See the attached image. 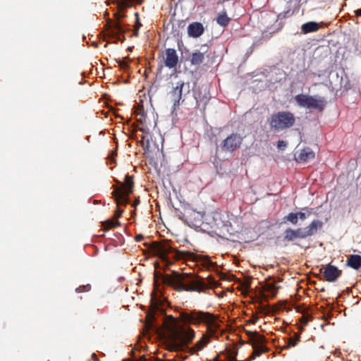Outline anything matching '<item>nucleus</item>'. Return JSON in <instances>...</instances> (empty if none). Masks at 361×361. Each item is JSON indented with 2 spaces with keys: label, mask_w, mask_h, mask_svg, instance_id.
Segmentation results:
<instances>
[{
  "label": "nucleus",
  "mask_w": 361,
  "mask_h": 361,
  "mask_svg": "<svg viewBox=\"0 0 361 361\" xmlns=\"http://www.w3.org/2000/svg\"><path fill=\"white\" fill-rule=\"evenodd\" d=\"M166 300L157 287L151 294L150 307L147 313V319L150 329L157 334L169 332L166 336V348L170 351L178 352L188 350L191 353L201 350L209 343L207 336H203L195 345L189 348L195 338V331L190 327L178 329V323L176 319L167 315L164 310Z\"/></svg>",
  "instance_id": "obj_1"
},
{
  "label": "nucleus",
  "mask_w": 361,
  "mask_h": 361,
  "mask_svg": "<svg viewBox=\"0 0 361 361\" xmlns=\"http://www.w3.org/2000/svg\"><path fill=\"white\" fill-rule=\"evenodd\" d=\"M158 255L166 265L172 264L176 260L185 259L197 262L200 266L208 270H212L217 266L207 257L189 251L178 250L171 247L169 243H164L158 247Z\"/></svg>",
  "instance_id": "obj_2"
},
{
  "label": "nucleus",
  "mask_w": 361,
  "mask_h": 361,
  "mask_svg": "<svg viewBox=\"0 0 361 361\" xmlns=\"http://www.w3.org/2000/svg\"><path fill=\"white\" fill-rule=\"evenodd\" d=\"M181 320L185 324H199L204 323L207 327L209 336H216V333L220 330V325L216 317L207 312L200 310H192L190 312H182L180 314Z\"/></svg>",
  "instance_id": "obj_3"
},
{
  "label": "nucleus",
  "mask_w": 361,
  "mask_h": 361,
  "mask_svg": "<svg viewBox=\"0 0 361 361\" xmlns=\"http://www.w3.org/2000/svg\"><path fill=\"white\" fill-rule=\"evenodd\" d=\"M166 282L177 290L201 292L207 288L204 279L199 276H177L175 278H167Z\"/></svg>",
  "instance_id": "obj_4"
},
{
  "label": "nucleus",
  "mask_w": 361,
  "mask_h": 361,
  "mask_svg": "<svg viewBox=\"0 0 361 361\" xmlns=\"http://www.w3.org/2000/svg\"><path fill=\"white\" fill-rule=\"evenodd\" d=\"M172 89L168 93L169 99L173 103V111L176 109L186 99L190 93L191 87L189 82H185L178 80L176 82H172Z\"/></svg>",
  "instance_id": "obj_5"
},
{
  "label": "nucleus",
  "mask_w": 361,
  "mask_h": 361,
  "mask_svg": "<svg viewBox=\"0 0 361 361\" xmlns=\"http://www.w3.org/2000/svg\"><path fill=\"white\" fill-rule=\"evenodd\" d=\"M322 226V222L319 220L313 221L309 226L304 228L293 230L287 228L284 232V239L288 241H293L297 238H305L315 234L318 229Z\"/></svg>",
  "instance_id": "obj_6"
},
{
  "label": "nucleus",
  "mask_w": 361,
  "mask_h": 361,
  "mask_svg": "<svg viewBox=\"0 0 361 361\" xmlns=\"http://www.w3.org/2000/svg\"><path fill=\"white\" fill-rule=\"evenodd\" d=\"M295 100L300 107L319 111H323L326 105L325 98L319 95L310 96L300 94L295 97Z\"/></svg>",
  "instance_id": "obj_7"
},
{
  "label": "nucleus",
  "mask_w": 361,
  "mask_h": 361,
  "mask_svg": "<svg viewBox=\"0 0 361 361\" xmlns=\"http://www.w3.org/2000/svg\"><path fill=\"white\" fill-rule=\"evenodd\" d=\"M214 220L213 224V229L216 231H219L220 234L226 235V234L232 235L235 232H238V229H235L232 225L231 220L235 219L232 216L231 219L226 214L221 212H214Z\"/></svg>",
  "instance_id": "obj_8"
},
{
  "label": "nucleus",
  "mask_w": 361,
  "mask_h": 361,
  "mask_svg": "<svg viewBox=\"0 0 361 361\" xmlns=\"http://www.w3.org/2000/svg\"><path fill=\"white\" fill-rule=\"evenodd\" d=\"M295 123V116L290 111H279L271 117V128L276 131L290 128Z\"/></svg>",
  "instance_id": "obj_9"
},
{
  "label": "nucleus",
  "mask_w": 361,
  "mask_h": 361,
  "mask_svg": "<svg viewBox=\"0 0 361 361\" xmlns=\"http://www.w3.org/2000/svg\"><path fill=\"white\" fill-rule=\"evenodd\" d=\"M180 219L191 228H201L202 229L203 226H204V217L202 212H197L191 208H185Z\"/></svg>",
  "instance_id": "obj_10"
},
{
  "label": "nucleus",
  "mask_w": 361,
  "mask_h": 361,
  "mask_svg": "<svg viewBox=\"0 0 361 361\" xmlns=\"http://www.w3.org/2000/svg\"><path fill=\"white\" fill-rule=\"evenodd\" d=\"M247 335L253 348L252 355L248 359L252 360L263 353L267 352L268 348L265 345V338L263 336L256 331H248Z\"/></svg>",
  "instance_id": "obj_11"
},
{
  "label": "nucleus",
  "mask_w": 361,
  "mask_h": 361,
  "mask_svg": "<svg viewBox=\"0 0 361 361\" xmlns=\"http://www.w3.org/2000/svg\"><path fill=\"white\" fill-rule=\"evenodd\" d=\"M123 16V14L117 12L115 13L116 20L112 21L109 20L106 23L107 32H109V37L114 39L116 41L122 40L121 35L126 32L123 25L120 21V19Z\"/></svg>",
  "instance_id": "obj_12"
},
{
  "label": "nucleus",
  "mask_w": 361,
  "mask_h": 361,
  "mask_svg": "<svg viewBox=\"0 0 361 361\" xmlns=\"http://www.w3.org/2000/svg\"><path fill=\"white\" fill-rule=\"evenodd\" d=\"M133 179L129 176H126L125 184L121 189L114 192L118 204H126L128 202V196L133 192Z\"/></svg>",
  "instance_id": "obj_13"
},
{
  "label": "nucleus",
  "mask_w": 361,
  "mask_h": 361,
  "mask_svg": "<svg viewBox=\"0 0 361 361\" xmlns=\"http://www.w3.org/2000/svg\"><path fill=\"white\" fill-rule=\"evenodd\" d=\"M243 141V137L236 133H233L224 140L221 145V149L224 152H233L240 147Z\"/></svg>",
  "instance_id": "obj_14"
},
{
  "label": "nucleus",
  "mask_w": 361,
  "mask_h": 361,
  "mask_svg": "<svg viewBox=\"0 0 361 361\" xmlns=\"http://www.w3.org/2000/svg\"><path fill=\"white\" fill-rule=\"evenodd\" d=\"M341 274V271L337 267L331 264L326 265L323 271V275L329 282H334Z\"/></svg>",
  "instance_id": "obj_15"
},
{
  "label": "nucleus",
  "mask_w": 361,
  "mask_h": 361,
  "mask_svg": "<svg viewBox=\"0 0 361 361\" xmlns=\"http://www.w3.org/2000/svg\"><path fill=\"white\" fill-rule=\"evenodd\" d=\"M178 61V57L176 51L174 49H166L164 59L165 66L169 68H173L176 66Z\"/></svg>",
  "instance_id": "obj_16"
},
{
  "label": "nucleus",
  "mask_w": 361,
  "mask_h": 361,
  "mask_svg": "<svg viewBox=\"0 0 361 361\" xmlns=\"http://www.w3.org/2000/svg\"><path fill=\"white\" fill-rule=\"evenodd\" d=\"M203 25L198 22L190 23L188 27V33L190 37H198L204 32Z\"/></svg>",
  "instance_id": "obj_17"
},
{
  "label": "nucleus",
  "mask_w": 361,
  "mask_h": 361,
  "mask_svg": "<svg viewBox=\"0 0 361 361\" xmlns=\"http://www.w3.org/2000/svg\"><path fill=\"white\" fill-rule=\"evenodd\" d=\"M322 23H317L315 21L305 23L301 26V32L304 35H307L310 32H317L322 27Z\"/></svg>",
  "instance_id": "obj_18"
},
{
  "label": "nucleus",
  "mask_w": 361,
  "mask_h": 361,
  "mask_svg": "<svg viewBox=\"0 0 361 361\" xmlns=\"http://www.w3.org/2000/svg\"><path fill=\"white\" fill-rule=\"evenodd\" d=\"M314 158V152L309 147L303 149L299 154L297 160L307 162Z\"/></svg>",
  "instance_id": "obj_19"
},
{
  "label": "nucleus",
  "mask_w": 361,
  "mask_h": 361,
  "mask_svg": "<svg viewBox=\"0 0 361 361\" xmlns=\"http://www.w3.org/2000/svg\"><path fill=\"white\" fill-rule=\"evenodd\" d=\"M346 264L354 269H359L361 267V256L358 255H351L348 259Z\"/></svg>",
  "instance_id": "obj_20"
},
{
  "label": "nucleus",
  "mask_w": 361,
  "mask_h": 361,
  "mask_svg": "<svg viewBox=\"0 0 361 361\" xmlns=\"http://www.w3.org/2000/svg\"><path fill=\"white\" fill-rule=\"evenodd\" d=\"M206 52V50H204L203 52L197 51L192 54V58H191V63L193 65H200L202 63L204 59V53Z\"/></svg>",
  "instance_id": "obj_21"
},
{
  "label": "nucleus",
  "mask_w": 361,
  "mask_h": 361,
  "mask_svg": "<svg viewBox=\"0 0 361 361\" xmlns=\"http://www.w3.org/2000/svg\"><path fill=\"white\" fill-rule=\"evenodd\" d=\"M230 20L231 18L228 17L225 12L219 13L216 18L217 23L223 27L228 25Z\"/></svg>",
  "instance_id": "obj_22"
},
{
  "label": "nucleus",
  "mask_w": 361,
  "mask_h": 361,
  "mask_svg": "<svg viewBox=\"0 0 361 361\" xmlns=\"http://www.w3.org/2000/svg\"><path fill=\"white\" fill-rule=\"evenodd\" d=\"M214 217V212H212V214H209L208 215H207L205 217H204V226H203V228L202 229H206V228H208L209 227L210 228H212L213 229V224H214V220L213 219Z\"/></svg>",
  "instance_id": "obj_23"
},
{
  "label": "nucleus",
  "mask_w": 361,
  "mask_h": 361,
  "mask_svg": "<svg viewBox=\"0 0 361 361\" xmlns=\"http://www.w3.org/2000/svg\"><path fill=\"white\" fill-rule=\"evenodd\" d=\"M119 224V221L116 219L114 220H107L103 222V226L106 230H108L111 228H115Z\"/></svg>",
  "instance_id": "obj_24"
},
{
  "label": "nucleus",
  "mask_w": 361,
  "mask_h": 361,
  "mask_svg": "<svg viewBox=\"0 0 361 361\" xmlns=\"http://www.w3.org/2000/svg\"><path fill=\"white\" fill-rule=\"evenodd\" d=\"M284 220L295 225L298 221L297 214L291 212L284 217Z\"/></svg>",
  "instance_id": "obj_25"
},
{
  "label": "nucleus",
  "mask_w": 361,
  "mask_h": 361,
  "mask_svg": "<svg viewBox=\"0 0 361 361\" xmlns=\"http://www.w3.org/2000/svg\"><path fill=\"white\" fill-rule=\"evenodd\" d=\"M265 291L269 293L272 297L277 294V288L273 284H268L265 288Z\"/></svg>",
  "instance_id": "obj_26"
},
{
  "label": "nucleus",
  "mask_w": 361,
  "mask_h": 361,
  "mask_svg": "<svg viewBox=\"0 0 361 361\" xmlns=\"http://www.w3.org/2000/svg\"><path fill=\"white\" fill-rule=\"evenodd\" d=\"M90 290V285L87 284L85 286H80L76 288V292L80 293L82 291H89Z\"/></svg>",
  "instance_id": "obj_27"
},
{
  "label": "nucleus",
  "mask_w": 361,
  "mask_h": 361,
  "mask_svg": "<svg viewBox=\"0 0 361 361\" xmlns=\"http://www.w3.org/2000/svg\"><path fill=\"white\" fill-rule=\"evenodd\" d=\"M287 147V142L283 140H279L277 142V147L279 149L284 150Z\"/></svg>",
  "instance_id": "obj_28"
},
{
  "label": "nucleus",
  "mask_w": 361,
  "mask_h": 361,
  "mask_svg": "<svg viewBox=\"0 0 361 361\" xmlns=\"http://www.w3.org/2000/svg\"><path fill=\"white\" fill-rule=\"evenodd\" d=\"M296 214L298 216V219H300L302 221L305 220L307 218V216H308L310 215V214H306V213L302 212H296Z\"/></svg>",
  "instance_id": "obj_29"
},
{
  "label": "nucleus",
  "mask_w": 361,
  "mask_h": 361,
  "mask_svg": "<svg viewBox=\"0 0 361 361\" xmlns=\"http://www.w3.org/2000/svg\"><path fill=\"white\" fill-rule=\"evenodd\" d=\"M123 212V210L121 209L120 208L118 207L116 209V213H115V215H116V218L120 217L122 215Z\"/></svg>",
  "instance_id": "obj_30"
},
{
  "label": "nucleus",
  "mask_w": 361,
  "mask_h": 361,
  "mask_svg": "<svg viewBox=\"0 0 361 361\" xmlns=\"http://www.w3.org/2000/svg\"><path fill=\"white\" fill-rule=\"evenodd\" d=\"M300 321L303 325H306L308 323L309 319L307 317H302Z\"/></svg>",
  "instance_id": "obj_31"
},
{
  "label": "nucleus",
  "mask_w": 361,
  "mask_h": 361,
  "mask_svg": "<svg viewBox=\"0 0 361 361\" xmlns=\"http://www.w3.org/2000/svg\"><path fill=\"white\" fill-rule=\"evenodd\" d=\"M143 238V236L142 235H137L135 236V240L139 242Z\"/></svg>",
  "instance_id": "obj_32"
},
{
  "label": "nucleus",
  "mask_w": 361,
  "mask_h": 361,
  "mask_svg": "<svg viewBox=\"0 0 361 361\" xmlns=\"http://www.w3.org/2000/svg\"><path fill=\"white\" fill-rule=\"evenodd\" d=\"M355 15L357 16H361V8L355 11Z\"/></svg>",
  "instance_id": "obj_33"
},
{
  "label": "nucleus",
  "mask_w": 361,
  "mask_h": 361,
  "mask_svg": "<svg viewBox=\"0 0 361 361\" xmlns=\"http://www.w3.org/2000/svg\"><path fill=\"white\" fill-rule=\"evenodd\" d=\"M208 280H209V283H210V285H214L215 281L213 279L209 278Z\"/></svg>",
  "instance_id": "obj_34"
},
{
  "label": "nucleus",
  "mask_w": 361,
  "mask_h": 361,
  "mask_svg": "<svg viewBox=\"0 0 361 361\" xmlns=\"http://www.w3.org/2000/svg\"><path fill=\"white\" fill-rule=\"evenodd\" d=\"M149 139H147L146 140V147H149Z\"/></svg>",
  "instance_id": "obj_35"
},
{
  "label": "nucleus",
  "mask_w": 361,
  "mask_h": 361,
  "mask_svg": "<svg viewBox=\"0 0 361 361\" xmlns=\"http://www.w3.org/2000/svg\"><path fill=\"white\" fill-rule=\"evenodd\" d=\"M298 341H299V338H298L295 341L293 342V343L290 344V345H295L297 343V342H298Z\"/></svg>",
  "instance_id": "obj_36"
},
{
  "label": "nucleus",
  "mask_w": 361,
  "mask_h": 361,
  "mask_svg": "<svg viewBox=\"0 0 361 361\" xmlns=\"http://www.w3.org/2000/svg\"><path fill=\"white\" fill-rule=\"evenodd\" d=\"M92 357H95L94 361H97V359L96 358V355L94 353L92 354Z\"/></svg>",
  "instance_id": "obj_37"
},
{
  "label": "nucleus",
  "mask_w": 361,
  "mask_h": 361,
  "mask_svg": "<svg viewBox=\"0 0 361 361\" xmlns=\"http://www.w3.org/2000/svg\"><path fill=\"white\" fill-rule=\"evenodd\" d=\"M145 137H142V141L144 142Z\"/></svg>",
  "instance_id": "obj_38"
}]
</instances>
